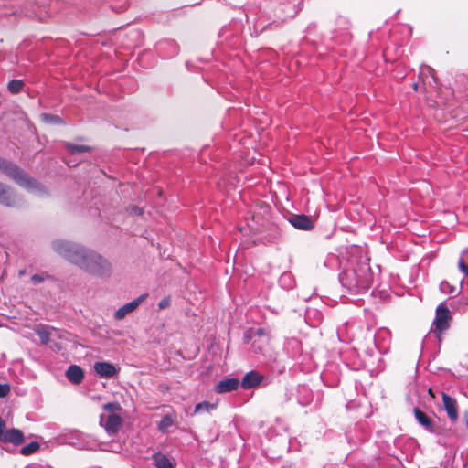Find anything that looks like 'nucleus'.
Returning a JSON list of instances; mask_svg holds the SVG:
<instances>
[{"mask_svg":"<svg viewBox=\"0 0 468 468\" xmlns=\"http://www.w3.org/2000/svg\"><path fill=\"white\" fill-rule=\"evenodd\" d=\"M52 248L57 253L91 274L103 276L110 272V263L105 259L79 244L55 240Z\"/></svg>","mask_w":468,"mask_h":468,"instance_id":"1","label":"nucleus"},{"mask_svg":"<svg viewBox=\"0 0 468 468\" xmlns=\"http://www.w3.org/2000/svg\"><path fill=\"white\" fill-rule=\"evenodd\" d=\"M339 282L351 292H365L370 288L373 282L371 268L366 261H351L340 272Z\"/></svg>","mask_w":468,"mask_h":468,"instance_id":"2","label":"nucleus"},{"mask_svg":"<svg viewBox=\"0 0 468 468\" xmlns=\"http://www.w3.org/2000/svg\"><path fill=\"white\" fill-rule=\"evenodd\" d=\"M0 170L28 191L36 194L45 193V188L42 185L29 177L13 163L0 158Z\"/></svg>","mask_w":468,"mask_h":468,"instance_id":"3","label":"nucleus"},{"mask_svg":"<svg viewBox=\"0 0 468 468\" xmlns=\"http://www.w3.org/2000/svg\"><path fill=\"white\" fill-rule=\"evenodd\" d=\"M450 311L444 303H440L436 308V315L433 321L434 332L441 333L450 326Z\"/></svg>","mask_w":468,"mask_h":468,"instance_id":"4","label":"nucleus"},{"mask_svg":"<svg viewBox=\"0 0 468 468\" xmlns=\"http://www.w3.org/2000/svg\"><path fill=\"white\" fill-rule=\"evenodd\" d=\"M5 429V420L0 418V441L3 442H9L16 446L20 445L24 441V434L18 429Z\"/></svg>","mask_w":468,"mask_h":468,"instance_id":"5","label":"nucleus"},{"mask_svg":"<svg viewBox=\"0 0 468 468\" xmlns=\"http://www.w3.org/2000/svg\"><path fill=\"white\" fill-rule=\"evenodd\" d=\"M93 370L98 378L109 379L117 377L121 368L109 361H97Z\"/></svg>","mask_w":468,"mask_h":468,"instance_id":"6","label":"nucleus"},{"mask_svg":"<svg viewBox=\"0 0 468 468\" xmlns=\"http://www.w3.org/2000/svg\"><path fill=\"white\" fill-rule=\"evenodd\" d=\"M122 423V419L116 413H111L107 416L101 415L100 417L101 426L103 427L109 434L116 433L120 430Z\"/></svg>","mask_w":468,"mask_h":468,"instance_id":"7","label":"nucleus"},{"mask_svg":"<svg viewBox=\"0 0 468 468\" xmlns=\"http://www.w3.org/2000/svg\"><path fill=\"white\" fill-rule=\"evenodd\" d=\"M374 342L380 353L388 352L390 343V333L387 328H379L374 335Z\"/></svg>","mask_w":468,"mask_h":468,"instance_id":"8","label":"nucleus"},{"mask_svg":"<svg viewBox=\"0 0 468 468\" xmlns=\"http://www.w3.org/2000/svg\"><path fill=\"white\" fill-rule=\"evenodd\" d=\"M146 297L147 293H144L133 301L123 304L115 312L114 318L116 320L123 319L127 314L133 312L140 305V303L146 299Z\"/></svg>","mask_w":468,"mask_h":468,"instance_id":"9","label":"nucleus"},{"mask_svg":"<svg viewBox=\"0 0 468 468\" xmlns=\"http://www.w3.org/2000/svg\"><path fill=\"white\" fill-rule=\"evenodd\" d=\"M288 221L291 223L292 226L300 230H311L314 227L312 218L309 216L303 214L292 215L289 218Z\"/></svg>","mask_w":468,"mask_h":468,"instance_id":"10","label":"nucleus"},{"mask_svg":"<svg viewBox=\"0 0 468 468\" xmlns=\"http://www.w3.org/2000/svg\"><path fill=\"white\" fill-rule=\"evenodd\" d=\"M441 397L443 407L449 419L453 422L456 421L458 419V407L456 399L444 392L442 393Z\"/></svg>","mask_w":468,"mask_h":468,"instance_id":"11","label":"nucleus"},{"mask_svg":"<svg viewBox=\"0 0 468 468\" xmlns=\"http://www.w3.org/2000/svg\"><path fill=\"white\" fill-rule=\"evenodd\" d=\"M263 380V376L255 370H251L245 374L240 385L245 389H250L257 387Z\"/></svg>","mask_w":468,"mask_h":468,"instance_id":"12","label":"nucleus"},{"mask_svg":"<svg viewBox=\"0 0 468 468\" xmlns=\"http://www.w3.org/2000/svg\"><path fill=\"white\" fill-rule=\"evenodd\" d=\"M240 382L238 378H230L220 380L215 387V391L218 394L236 390Z\"/></svg>","mask_w":468,"mask_h":468,"instance_id":"13","label":"nucleus"},{"mask_svg":"<svg viewBox=\"0 0 468 468\" xmlns=\"http://www.w3.org/2000/svg\"><path fill=\"white\" fill-rule=\"evenodd\" d=\"M66 378L74 385H79L83 381L84 371L78 365H70L65 373Z\"/></svg>","mask_w":468,"mask_h":468,"instance_id":"14","label":"nucleus"},{"mask_svg":"<svg viewBox=\"0 0 468 468\" xmlns=\"http://www.w3.org/2000/svg\"><path fill=\"white\" fill-rule=\"evenodd\" d=\"M153 461L155 468H176L172 460L161 452L154 453Z\"/></svg>","mask_w":468,"mask_h":468,"instance_id":"15","label":"nucleus"},{"mask_svg":"<svg viewBox=\"0 0 468 468\" xmlns=\"http://www.w3.org/2000/svg\"><path fill=\"white\" fill-rule=\"evenodd\" d=\"M0 203L8 207L14 206L16 203L11 190L2 183H0Z\"/></svg>","mask_w":468,"mask_h":468,"instance_id":"16","label":"nucleus"},{"mask_svg":"<svg viewBox=\"0 0 468 468\" xmlns=\"http://www.w3.org/2000/svg\"><path fill=\"white\" fill-rule=\"evenodd\" d=\"M414 416L418 422L426 430L431 431L433 430V422L422 410L418 408L414 409Z\"/></svg>","mask_w":468,"mask_h":468,"instance_id":"17","label":"nucleus"},{"mask_svg":"<svg viewBox=\"0 0 468 468\" xmlns=\"http://www.w3.org/2000/svg\"><path fill=\"white\" fill-rule=\"evenodd\" d=\"M175 424V418L170 414L165 415L158 422L157 428L162 433H167L169 428Z\"/></svg>","mask_w":468,"mask_h":468,"instance_id":"18","label":"nucleus"},{"mask_svg":"<svg viewBox=\"0 0 468 468\" xmlns=\"http://www.w3.org/2000/svg\"><path fill=\"white\" fill-rule=\"evenodd\" d=\"M217 408L216 403H210L208 401H202L195 406L194 412L195 413H201V412H210L211 410H215Z\"/></svg>","mask_w":468,"mask_h":468,"instance_id":"19","label":"nucleus"},{"mask_svg":"<svg viewBox=\"0 0 468 468\" xmlns=\"http://www.w3.org/2000/svg\"><path fill=\"white\" fill-rule=\"evenodd\" d=\"M66 147H67L68 151L72 154L84 153V152H87L90 150L89 146L79 145V144H70V143H67Z\"/></svg>","mask_w":468,"mask_h":468,"instance_id":"20","label":"nucleus"},{"mask_svg":"<svg viewBox=\"0 0 468 468\" xmlns=\"http://www.w3.org/2000/svg\"><path fill=\"white\" fill-rule=\"evenodd\" d=\"M24 87V81L22 80H13L8 83V90L16 94L22 90Z\"/></svg>","mask_w":468,"mask_h":468,"instance_id":"21","label":"nucleus"},{"mask_svg":"<svg viewBox=\"0 0 468 468\" xmlns=\"http://www.w3.org/2000/svg\"><path fill=\"white\" fill-rule=\"evenodd\" d=\"M39 449V443L37 441H32L24 447L21 448L20 452L23 455H29L34 453Z\"/></svg>","mask_w":468,"mask_h":468,"instance_id":"22","label":"nucleus"},{"mask_svg":"<svg viewBox=\"0 0 468 468\" xmlns=\"http://www.w3.org/2000/svg\"><path fill=\"white\" fill-rule=\"evenodd\" d=\"M279 282L282 287L286 288H292L293 285V281L292 280L290 273L282 274Z\"/></svg>","mask_w":468,"mask_h":468,"instance_id":"23","label":"nucleus"},{"mask_svg":"<svg viewBox=\"0 0 468 468\" xmlns=\"http://www.w3.org/2000/svg\"><path fill=\"white\" fill-rule=\"evenodd\" d=\"M104 410L114 413V411H119L122 410L120 404L118 402H109L102 406Z\"/></svg>","mask_w":468,"mask_h":468,"instance_id":"24","label":"nucleus"},{"mask_svg":"<svg viewBox=\"0 0 468 468\" xmlns=\"http://www.w3.org/2000/svg\"><path fill=\"white\" fill-rule=\"evenodd\" d=\"M255 335L261 338V342L267 344L269 338H268V335H266L265 330L263 328H258L255 331Z\"/></svg>","mask_w":468,"mask_h":468,"instance_id":"25","label":"nucleus"},{"mask_svg":"<svg viewBox=\"0 0 468 468\" xmlns=\"http://www.w3.org/2000/svg\"><path fill=\"white\" fill-rule=\"evenodd\" d=\"M10 392V386L9 384H2L0 383V398L6 397Z\"/></svg>","mask_w":468,"mask_h":468,"instance_id":"26","label":"nucleus"},{"mask_svg":"<svg viewBox=\"0 0 468 468\" xmlns=\"http://www.w3.org/2000/svg\"><path fill=\"white\" fill-rule=\"evenodd\" d=\"M42 118L48 122H60V118L58 116L50 115V114H43Z\"/></svg>","mask_w":468,"mask_h":468,"instance_id":"27","label":"nucleus"},{"mask_svg":"<svg viewBox=\"0 0 468 468\" xmlns=\"http://www.w3.org/2000/svg\"><path fill=\"white\" fill-rule=\"evenodd\" d=\"M170 305V298L169 297H165L163 298L159 303H158V307L160 309H165L167 308L168 306Z\"/></svg>","mask_w":468,"mask_h":468,"instance_id":"28","label":"nucleus"},{"mask_svg":"<svg viewBox=\"0 0 468 468\" xmlns=\"http://www.w3.org/2000/svg\"><path fill=\"white\" fill-rule=\"evenodd\" d=\"M44 280H45V277L43 275H39V274H34L31 277V281L34 283H40V282H44Z\"/></svg>","mask_w":468,"mask_h":468,"instance_id":"29","label":"nucleus"},{"mask_svg":"<svg viewBox=\"0 0 468 468\" xmlns=\"http://www.w3.org/2000/svg\"><path fill=\"white\" fill-rule=\"evenodd\" d=\"M459 269L468 277V265H466L462 260L459 261Z\"/></svg>","mask_w":468,"mask_h":468,"instance_id":"30","label":"nucleus"},{"mask_svg":"<svg viewBox=\"0 0 468 468\" xmlns=\"http://www.w3.org/2000/svg\"><path fill=\"white\" fill-rule=\"evenodd\" d=\"M261 344H262V342H261ZM263 345H265V344L263 343ZM252 346H253L254 350H255L256 352H261V351H262V349H263V348H262V346H261V345H260V344H257V341H256V340L253 342Z\"/></svg>","mask_w":468,"mask_h":468,"instance_id":"31","label":"nucleus"},{"mask_svg":"<svg viewBox=\"0 0 468 468\" xmlns=\"http://www.w3.org/2000/svg\"><path fill=\"white\" fill-rule=\"evenodd\" d=\"M131 212L135 214V215H142L143 214V209L138 207H133L131 208Z\"/></svg>","mask_w":468,"mask_h":468,"instance_id":"32","label":"nucleus"},{"mask_svg":"<svg viewBox=\"0 0 468 468\" xmlns=\"http://www.w3.org/2000/svg\"><path fill=\"white\" fill-rule=\"evenodd\" d=\"M39 336H40L41 340L44 342H46L48 340V334H46V333L40 332Z\"/></svg>","mask_w":468,"mask_h":468,"instance_id":"33","label":"nucleus"},{"mask_svg":"<svg viewBox=\"0 0 468 468\" xmlns=\"http://www.w3.org/2000/svg\"><path fill=\"white\" fill-rule=\"evenodd\" d=\"M444 286H450V285H449L447 282H442V283L441 284V290H444Z\"/></svg>","mask_w":468,"mask_h":468,"instance_id":"34","label":"nucleus"},{"mask_svg":"<svg viewBox=\"0 0 468 468\" xmlns=\"http://www.w3.org/2000/svg\"><path fill=\"white\" fill-rule=\"evenodd\" d=\"M425 69H426V70H428L429 72H431V71H432V69H431V68H430V67H424V68L422 69V70H425Z\"/></svg>","mask_w":468,"mask_h":468,"instance_id":"35","label":"nucleus"},{"mask_svg":"<svg viewBox=\"0 0 468 468\" xmlns=\"http://www.w3.org/2000/svg\"><path fill=\"white\" fill-rule=\"evenodd\" d=\"M67 164L69 166H74L76 165L75 163H71V161H67Z\"/></svg>","mask_w":468,"mask_h":468,"instance_id":"36","label":"nucleus"},{"mask_svg":"<svg viewBox=\"0 0 468 468\" xmlns=\"http://www.w3.org/2000/svg\"><path fill=\"white\" fill-rule=\"evenodd\" d=\"M413 87H414V89H415V90H417L418 85L415 83V84L413 85Z\"/></svg>","mask_w":468,"mask_h":468,"instance_id":"37","label":"nucleus"},{"mask_svg":"<svg viewBox=\"0 0 468 468\" xmlns=\"http://www.w3.org/2000/svg\"><path fill=\"white\" fill-rule=\"evenodd\" d=\"M448 291H451V292H453V288L451 290V288H448Z\"/></svg>","mask_w":468,"mask_h":468,"instance_id":"38","label":"nucleus"},{"mask_svg":"<svg viewBox=\"0 0 468 468\" xmlns=\"http://www.w3.org/2000/svg\"><path fill=\"white\" fill-rule=\"evenodd\" d=\"M448 291H451V292H453V288L451 290V288H448Z\"/></svg>","mask_w":468,"mask_h":468,"instance_id":"39","label":"nucleus"},{"mask_svg":"<svg viewBox=\"0 0 468 468\" xmlns=\"http://www.w3.org/2000/svg\"><path fill=\"white\" fill-rule=\"evenodd\" d=\"M302 404L306 405V404H308V401L303 402Z\"/></svg>","mask_w":468,"mask_h":468,"instance_id":"40","label":"nucleus"}]
</instances>
